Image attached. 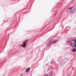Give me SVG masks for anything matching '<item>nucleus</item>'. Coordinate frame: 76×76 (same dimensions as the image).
I'll return each instance as SVG.
<instances>
[{
	"label": "nucleus",
	"mask_w": 76,
	"mask_h": 76,
	"mask_svg": "<svg viewBox=\"0 0 76 76\" xmlns=\"http://www.w3.org/2000/svg\"><path fill=\"white\" fill-rule=\"evenodd\" d=\"M73 45L75 47H76V43L74 44Z\"/></svg>",
	"instance_id": "obj_8"
},
{
	"label": "nucleus",
	"mask_w": 76,
	"mask_h": 76,
	"mask_svg": "<svg viewBox=\"0 0 76 76\" xmlns=\"http://www.w3.org/2000/svg\"><path fill=\"white\" fill-rule=\"evenodd\" d=\"M67 42H69V41H67Z\"/></svg>",
	"instance_id": "obj_13"
},
{
	"label": "nucleus",
	"mask_w": 76,
	"mask_h": 76,
	"mask_svg": "<svg viewBox=\"0 0 76 76\" xmlns=\"http://www.w3.org/2000/svg\"><path fill=\"white\" fill-rule=\"evenodd\" d=\"M66 59H64L63 61L60 62V64H66Z\"/></svg>",
	"instance_id": "obj_4"
},
{
	"label": "nucleus",
	"mask_w": 76,
	"mask_h": 76,
	"mask_svg": "<svg viewBox=\"0 0 76 76\" xmlns=\"http://www.w3.org/2000/svg\"><path fill=\"white\" fill-rule=\"evenodd\" d=\"M46 76H54V74L52 72H49L47 74V76L46 75Z\"/></svg>",
	"instance_id": "obj_3"
},
{
	"label": "nucleus",
	"mask_w": 76,
	"mask_h": 76,
	"mask_svg": "<svg viewBox=\"0 0 76 76\" xmlns=\"http://www.w3.org/2000/svg\"><path fill=\"white\" fill-rule=\"evenodd\" d=\"M22 45H23V46H25V45L23 43L22 44Z\"/></svg>",
	"instance_id": "obj_11"
},
{
	"label": "nucleus",
	"mask_w": 76,
	"mask_h": 76,
	"mask_svg": "<svg viewBox=\"0 0 76 76\" xmlns=\"http://www.w3.org/2000/svg\"><path fill=\"white\" fill-rule=\"evenodd\" d=\"M50 63L51 64H53V62H52V61H51Z\"/></svg>",
	"instance_id": "obj_12"
},
{
	"label": "nucleus",
	"mask_w": 76,
	"mask_h": 76,
	"mask_svg": "<svg viewBox=\"0 0 76 76\" xmlns=\"http://www.w3.org/2000/svg\"><path fill=\"white\" fill-rule=\"evenodd\" d=\"M53 39H52L50 41L46 43L45 46L46 47L50 46V45H52V44H53L56 43L57 42H58V41H60V38L59 37H58L57 38L54 39L53 41Z\"/></svg>",
	"instance_id": "obj_1"
},
{
	"label": "nucleus",
	"mask_w": 76,
	"mask_h": 76,
	"mask_svg": "<svg viewBox=\"0 0 76 76\" xmlns=\"http://www.w3.org/2000/svg\"><path fill=\"white\" fill-rule=\"evenodd\" d=\"M71 50L72 52H76V49L75 48L72 49Z\"/></svg>",
	"instance_id": "obj_6"
},
{
	"label": "nucleus",
	"mask_w": 76,
	"mask_h": 76,
	"mask_svg": "<svg viewBox=\"0 0 76 76\" xmlns=\"http://www.w3.org/2000/svg\"><path fill=\"white\" fill-rule=\"evenodd\" d=\"M70 42H74L75 40L74 39L70 40Z\"/></svg>",
	"instance_id": "obj_7"
},
{
	"label": "nucleus",
	"mask_w": 76,
	"mask_h": 76,
	"mask_svg": "<svg viewBox=\"0 0 76 76\" xmlns=\"http://www.w3.org/2000/svg\"><path fill=\"white\" fill-rule=\"evenodd\" d=\"M68 13H70V14L74 13L76 11V6H74V7H70L68 9Z\"/></svg>",
	"instance_id": "obj_2"
},
{
	"label": "nucleus",
	"mask_w": 76,
	"mask_h": 76,
	"mask_svg": "<svg viewBox=\"0 0 76 76\" xmlns=\"http://www.w3.org/2000/svg\"><path fill=\"white\" fill-rule=\"evenodd\" d=\"M30 70H31V68L30 67H28L26 68V73H28L30 71Z\"/></svg>",
	"instance_id": "obj_5"
},
{
	"label": "nucleus",
	"mask_w": 76,
	"mask_h": 76,
	"mask_svg": "<svg viewBox=\"0 0 76 76\" xmlns=\"http://www.w3.org/2000/svg\"><path fill=\"white\" fill-rule=\"evenodd\" d=\"M69 39V38H68V39Z\"/></svg>",
	"instance_id": "obj_14"
},
{
	"label": "nucleus",
	"mask_w": 76,
	"mask_h": 76,
	"mask_svg": "<svg viewBox=\"0 0 76 76\" xmlns=\"http://www.w3.org/2000/svg\"><path fill=\"white\" fill-rule=\"evenodd\" d=\"M23 43L25 45L26 44V42L24 41L23 42Z\"/></svg>",
	"instance_id": "obj_9"
},
{
	"label": "nucleus",
	"mask_w": 76,
	"mask_h": 76,
	"mask_svg": "<svg viewBox=\"0 0 76 76\" xmlns=\"http://www.w3.org/2000/svg\"><path fill=\"white\" fill-rule=\"evenodd\" d=\"M74 42H75V44H76V39H75V40H74Z\"/></svg>",
	"instance_id": "obj_10"
}]
</instances>
